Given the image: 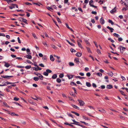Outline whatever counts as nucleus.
Returning <instances> with one entry per match:
<instances>
[{"instance_id":"obj_1","label":"nucleus","mask_w":128,"mask_h":128,"mask_svg":"<svg viewBox=\"0 0 128 128\" xmlns=\"http://www.w3.org/2000/svg\"><path fill=\"white\" fill-rule=\"evenodd\" d=\"M78 101L79 102L80 104V106H83L85 104L84 102L82 100L78 99Z\"/></svg>"},{"instance_id":"obj_2","label":"nucleus","mask_w":128,"mask_h":128,"mask_svg":"<svg viewBox=\"0 0 128 128\" xmlns=\"http://www.w3.org/2000/svg\"><path fill=\"white\" fill-rule=\"evenodd\" d=\"M93 1L92 0H91L89 2V5H90L92 7L94 8H96L97 7L96 6H94L93 5L91 4L93 3Z\"/></svg>"},{"instance_id":"obj_3","label":"nucleus","mask_w":128,"mask_h":128,"mask_svg":"<svg viewBox=\"0 0 128 128\" xmlns=\"http://www.w3.org/2000/svg\"><path fill=\"white\" fill-rule=\"evenodd\" d=\"M116 6L111 11H110V12L111 14H113L114 13L116 12Z\"/></svg>"},{"instance_id":"obj_4","label":"nucleus","mask_w":128,"mask_h":128,"mask_svg":"<svg viewBox=\"0 0 128 128\" xmlns=\"http://www.w3.org/2000/svg\"><path fill=\"white\" fill-rule=\"evenodd\" d=\"M24 57L25 58H27L29 59H31L32 58V56H31L28 54H27L26 56H24Z\"/></svg>"},{"instance_id":"obj_5","label":"nucleus","mask_w":128,"mask_h":128,"mask_svg":"<svg viewBox=\"0 0 128 128\" xmlns=\"http://www.w3.org/2000/svg\"><path fill=\"white\" fill-rule=\"evenodd\" d=\"M100 22L102 24H104L105 22L104 20L102 18V17L100 20Z\"/></svg>"},{"instance_id":"obj_6","label":"nucleus","mask_w":128,"mask_h":128,"mask_svg":"<svg viewBox=\"0 0 128 128\" xmlns=\"http://www.w3.org/2000/svg\"><path fill=\"white\" fill-rule=\"evenodd\" d=\"M1 77L2 78H5L7 79H9V77H13V76H1Z\"/></svg>"},{"instance_id":"obj_7","label":"nucleus","mask_w":128,"mask_h":128,"mask_svg":"<svg viewBox=\"0 0 128 128\" xmlns=\"http://www.w3.org/2000/svg\"><path fill=\"white\" fill-rule=\"evenodd\" d=\"M74 76V75H72L71 74L69 75L67 74V76L68 77L69 79H72Z\"/></svg>"},{"instance_id":"obj_8","label":"nucleus","mask_w":128,"mask_h":128,"mask_svg":"<svg viewBox=\"0 0 128 128\" xmlns=\"http://www.w3.org/2000/svg\"><path fill=\"white\" fill-rule=\"evenodd\" d=\"M74 61L75 63L78 64L80 62L79 58H75L74 60Z\"/></svg>"},{"instance_id":"obj_9","label":"nucleus","mask_w":128,"mask_h":128,"mask_svg":"<svg viewBox=\"0 0 128 128\" xmlns=\"http://www.w3.org/2000/svg\"><path fill=\"white\" fill-rule=\"evenodd\" d=\"M72 124H74L75 125H78V126H80L82 127L83 128H87V127H86V126H83L82 125H80V124H76L75 123H72Z\"/></svg>"},{"instance_id":"obj_10","label":"nucleus","mask_w":128,"mask_h":128,"mask_svg":"<svg viewBox=\"0 0 128 128\" xmlns=\"http://www.w3.org/2000/svg\"><path fill=\"white\" fill-rule=\"evenodd\" d=\"M107 28L110 30V32H112L113 30H114V29L113 28L110 27L108 26L107 27Z\"/></svg>"},{"instance_id":"obj_11","label":"nucleus","mask_w":128,"mask_h":128,"mask_svg":"<svg viewBox=\"0 0 128 128\" xmlns=\"http://www.w3.org/2000/svg\"><path fill=\"white\" fill-rule=\"evenodd\" d=\"M106 88L107 89H110L113 88L112 85H108L106 86Z\"/></svg>"},{"instance_id":"obj_12","label":"nucleus","mask_w":128,"mask_h":128,"mask_svg":"<svg viewBox=\"0 0 128 128\" xmlns=\"http://www.w3.org/2000/svg\"><path fill=\"white\" fill-rule=\"evenodd\" d=\"M57 76V75L56 74H54L52 76V78L53 79H55L56 78Z\"/></svg>"},{"instance_id":"obj_13","label":"nucleus","mask_w":128,"mask_h":128,"mask_svg":"<svg viewBox=\"0 0 128 128\" xmlns=\"http://www.w3.org/2000/svg\"><path fill=\"white\" fill-rule=\"evenodd\" d=\"M82 53L79 52H78L76 54V55L78 57H80L82 56Z\"/></svg>"},{"instance_id":"obj_14","label":"nucleus","mask_w":128,"mask_h":128,"mask_svg":"<svg viewBox=\"0 0 128 128\" xmlns=\"http://www.w3.org/2000/svg\"><path fill=\"white\" fill-rule=\"evenodd\" d=\"M10 66V64L6 62H5L4 66L7 68H8Z\"/></svg>"},{"instance_id":"obj_15","label":"nucleus","mask_w":128,"mask_h":128,"mask_svg":"<svg viewBox=\"0 0 128 128\" xmlns=\"http://www.w3.org/2000/svg\"><path fill=\"white\" fill-rule=\"evenodd\" d=\"M71 112L74 114L76 115L77 116H80V114H78V113H77V112H76L74 111H71Z\"/></svg>"},{"instance_id":"obj_16","label":"nucleus","mask_w":128,"mask_h":128,"mask_svg":"<svg viewBox=\"0 0 128 128\" xmlns=\"http://www.w3.org/2000/svg\"><path fill=\"white\" fill-rule=\"evenodd\" d=\"M99 111L102 112H106V111L102 108L98 110Z\"/></svg>"},{"instance_id":"obj_17","label":"nucleus","mask_w":128,"mask_h":128,"mask_svg":"<svg viewBox=\"0 0 128 128\" xmlns=\"http://www.w3.org/2000/svg\"><path fill=\"white\" fill-rule=\"evenodd\" d=\"M72 106L74 108L78 110H79V108L76 105L74 104H72Z\"/></svg>"},{"instance_id":"obj_18","label":"nucleus","mask_w":128,"mask_h":128,"mask_svg":"<svg viewBox=\"0 0 128 128\" xmlns=\"http://www.w3.org/2000/svg\"><path fill=\"white\" fill-rule=\"evenodd\" d=\"M86 86L88 87H90L91 86V84L89 82H86Z\"/></svg>"},{"instance_id":"obj_19","label":"nucleus","mask_w":128,"mask_h":128,"mask_svg":"<svg viewBox=\"0 0 128 128\" xmlns=\"http://www.w3.org/2000/svg\"><path fill=\"white\" fill-rule=\"evenodd\" d=\"M50 60L52 61H54V58L53 57V56L52 55H51L50 56Z\"/></svg>"},{"instance_id":"obj_20","label":"nucleus","mask_w":128,"mask_h":128,"mask_svg":"<svg viewBox=\"0 0 128 128\" xmlns=\"http://www.w3.org/2000/svg\"><path fill=\"white\" fill-rule=\"evenodd\" d=\"M42 58L43 60L45 62H46L47 60V58L46 56H44Z\"/></svg>"},{"instance_id":"obj_21","label":"nucleus","mask_w":128,"mask_h":128,"mask_svg":"<svg viewBox=\"0 0 128 128\" xmlns=\"http://www.w3.org/2000/svg\"><path fill=\"white\" fill-rule=\"evenodd\" d=\"M86 49L88 50V51L89 53H92V52L90 50V49L89 47H86Z\"/></svg>"},{"instance_id":"obj_22","label":"nucleus","mask_w":128,"mask_h":128,"mask_svg":"<svg viewBox=\"0 0 128 128\" xmlns=\"http://www.w3.org/2000/svg\"><path fill=\"white\" fill-rule=\"evenodd\" d=\"M85 42L86 44L88 46H90V43H89L88 41L87 40H85Z\"/></svg>"},{"instance_id":"obj_23","label":"nucleus","mask_w":128,"mask_h":128,"mask_svg":"<svg viewBox=\"0 0 128 128\" xmlns=\"http://www.w3.org/2000/svg\"><path fill=\"white\" fill-rule=\"evenodd\" d=\"M66 41L69 43V44L71 46H74V44L72 43H70L68 40H66Z\"/></svg>"},{"instance_id":"obj_24","label":"nucleus","mask_w":128,"mask_h":128,"mask_svg":"<svg viewBox=\"0 0 128 128\" xmlns=\"http://www.w3.org/2000/svg\"><path fill=\"white\" fill-rule=\"evenodd\" d=\"M108 22L109 23H110L112 25H113L114 24V22L111 20H108Z\"/></svg>"},{"instance_id":"obj_25","label":"nucleus","mask_w":128,"mask_h":128,"mask_svg":"<svg viewBox=\"0 0 128 128\" xmlns=\"http://www.w3.org/2000/svg\"><path fill=\"white\" fill-rule=\"evenodd\" d=\"M120 92H121L122 95L124 96H126V95L124 94V92L122 90H119Z\"/></svg>"},{"instance_id":"obj_26","label":"nucleus","mask_w":128,"mask_h":128,"mask_svg":"<svg viewBox=\"0 0 128 128\" xmlns=\"http://www.w3.org/2000/svg\"><path fill=\"white\" fill-rule=\"evenodd\" d=\"M56 82L58 83H60L61 82V80L59 78H58L56 80Z\"/></svg>"},{"instance_id":"obj_27","label":"nucleus","mask_w":128,"mask_h":128,"mask_svg":"<svg viewBox=\"0 0 128 128\" xmlns=\"http://www.w3.org/2000/svg\"><path fill=\"white\" fill-rule=\"evenodd\" d=\"M113 35L116 37L118 38L120 37V35L116 33H114Z\"/></svg>"},{"instance_id":"obj_28","label":"nucleus","mask_w":128,"mask_h":128,"mask_svg":"<svg viewBox=\"0 0 128 128\" xmlns=\"http://www.w3.org/2000/svg\"><path fill=\"white\" fill-rule=\"evenodd\" d=\"M39 75L38 76L40 78V79L41 80H43V76L42 75H41L40 74V75Z\"/></svg>"},{"instance_id":"obj_29","label":"nucleus","mask_w":128,"mask_h":128,"mask_svg":"<svg viewBox=\"0 0 128 128\" xmlns=\"http://www.w3.org/2000/svg\"><path fill=\"white\" fill-rule=\"evenodd\" d=\"M46 71L48 74V73H51L52 71L51 70L49 69H47L46 70Z\"/></svg>"},{"instance_id":"obj_30","label":"nucleus","mask_w":128,"mask_h":128,"mask_svg":"<svg viewBox=\"0 0 128 128\" xmlns=\"http://www.w3.org/2000/svg\"><path fill=\"white\" fill-rule=\"evenodd\" d=\"M121 48H122V50H124L126 48L122 47V46H120L118 48V49L121 50Z\"/></svg>"},{"instance_id":"obj_31","label":"nucleus","mask_w":128,"mask_h":128,"mask_svg":"<svg viewBox=\"0 0 128 128\" xmlns=\"http://www.w3.org/2000/svg\"><path fill=\"white\" fill-rule=\"evenodd\" d=\"M34 80L35 81H38L39 80L38 78L37 77H34L33 78Z\"/></svg>"},{"instance_id":"obj_32","label":"nucleus","mask_w":128,"mask_h":128,"mask_svg":"<svg viewBox=\"0 0 128 128\" xmlns=\"http://www.w3.org/2000/svg\"><path fill=\"white\" fill-rule=\"evenodd\" d=\"M82 118L83 119H84L85 120H90L88 118L86 117V116H82Z\"/></svg>"},{"instance_id":"obj_33","label":"nucleus","mask_w":128,"mask_h":128,"mask_svg":"<svg viewBox=\"0 0 128 128\" xmlns=\"http://www.w3.org/2000/svg\"><path fill=\"white\" fill-rule=\"evenodd\" d=\"M16 68H24V66H16Z\"/></svg>"},{"instance_id":"obj_34","label":"nucleus","mask_w":128,"mask_h":128,"mask_svg":"<svg viewBox=\"0 0 128 128\" xmlns=\"http://www.w3.org/2000/svg\"><path fill=\"white\" fill-rule=\"evenodd\" d=\"M43 74L44 76H48V73L46 71V72H45L43 73Z\"/></svg>"},{"instance_id":"obj_35","label":"nucleus","mask_w":128,"mask_h":128,"mask_svg":"<svg viewBox=\"0 0 128 128\" xmlns=\"http://www.w3.org/2000/svg\"><path fill=\"white\" fill-rule=\"evenodd\" d=\"M76 78H79L80 79H84L85 78L84 77H81L80 76H76Z\"/></svg>"},{"instance_id":"obj_36","label":"nucleus","mask_w":128,"mask_h":128,"mask_svg":"<svg viewBox=\"0 0 128 128\" xmlns=\"http://www.w3.org/2000/svg\"><path fill=\"white\" fill-rule=\"evenodd\" d=\"M67 114L68 115V116H70L73 118H74V116H73L72 114H68V113Z\"/></svg>"},{"instance_id":"obj_37","label":"nucleus","mask_w":128,"mask_h":128,"mask_svg":"<svg viewBox=\"0 0 128 128\" xmlns=\"http://www.w3.org/2000/svg\"><path fill=\"white\" fill-rule=\"evenodd\" d=\"M108 40H110L113 43V42H114V41L113 40H112L111 38H108Z\"/></svg>"},{"instance_id":"obj_38","label":"nucleus","mask_w":128,"mask_h":128,"mask_svg":"<svg viewBox=\"0 0 128 128\" xmlns=\"http://www.w3.org/2000/svg\"><path fill=\"white\" fill-rule=\"evenodd\" d=\"M70 84L72 85H74L75 86H77L76 84L73 82H71Z\"/></svg>"},{"instance_id":"obj_39","label":"nucleus","mask_w":128,"mask_h":128,"mask_svg":"<svg viewBox=\"0 0 128 128\" xmlns=\"http://www.w3.org/2000/svg\"><path fill=\"white\" fill-rule=\"evenodd\" d=\"M64 76V74H60L59 75V77L60 78H62Z\"/></svg>"},{"instance_id":"obj_40","label":"nucleus","mask_w":128,"mask_h":128,"mask_svg":"<svg viewBox=\"0 0 128 128\" xmlns=\"http://www.w3.org/2000/svg\"><path fill=\"white\" fill-rule=\"evenodd\" d=\"M51 46L52 47V48H53L55 49H56L57 48L55 45H51Z\"/></svg>"},{"instance_id":"obj_41","label":"nucleus","mask_w":128,"mask_h":128,"mask_svg":"<svg viewBox=\"0 0 128 128\" xmlns=\"http://www.w3.org/2000/svg\"><path fill=\"white\" fill-rule=\"evenodd\" d=\"M27 20L25 19H24L22 22H24L26 24H28V23L27 22Z\"/></svg>"},{"instance_id":"obj_42","label":"nucleus","mask_w":128,"mask_h":128,"mask_svg":"<svg viewBox=\"0 0 128 128\" xmlns=\"http://www.w3.org/2000/svg\"><path fill=\"white\" fill-rule=\"evenodd\" d=\"M78 46L79 47H80L81 48H82L81 45V44L80 42H79L78 41Z\"/></svg>"},{"instance_id":"obj_43","label":"nucleus","mask_w":128,"mask_h":128,"mask_svg":"<svg viewBox=\"0 0 128 128\" xmlns=\"http://www.w3.org/2000/svg\"><path fill=\"white\" fill-rule=\"evenodd\" d=\"M25 68L27 69H28L30 68H31L30 66H27L25 67Z\"/></svg>"},{"instance_id":"obj_44","label":"nucleus","mask_w":128,"mask_h":128,"mask_svg":"<svg viewBox=\"0 0 128 128\" xmlns=\"http://www.w3.org/2000/svg\"><path fill=\"white\" fill-rule=\"evenodd\" d=\"M96 51L99 54H101V52L100 51V50L98 49H97L96 50Z\"/></svg>"},{"instance_id":"obj_45","label":"nucleus","mask_w":128,"mask_h":128,"mask_svg":"<svg viewBox=\"0 0 128 128\" xmlns=\"http://www.w3.org/2000/svg\"><path fill=\"white\" fill-rule=\"evenodd\" d=\"M56 18L57 19V21L58 22H60V23H61V22L60 21V19L58 18V17H56Z\"/></svg>"},{"instance_id":"obj_46","label":"nucleus","mask_w":128,"mask_h":128,"mask_svg":"<svg viewBox=\"0 0 128 128\" xmlns=\"http://www.w3.org/2000/svg\"><path fill=\"white\" fill-rule=\"evenodd\" d=\"M43 44L45 46L47 47H48V44L46 43V42H42Z\"/></svg>"},{"instance_id":"obj_47","label":"nucleus","mask_w":128,"mask_h":128,"mask_svg":"<svg viewBox=\"0 0 128 128\" xmlns=\"http://www.w3.org/2000/svg\"><path fill=\"white\" fill-rule=\"evenodd\" d=\"M80 122L84 124L85 125H88V123H86V122H84L83 121H80Z\"/></svg>"},{"instance_id":"obj_48","label":"nucleus","mask_w":128,"mask_h":128,"mask_svg":"<svg viewBox=\"0 0 128 128\" xmlns=\"http://www.w3.org/2000/svg\"><path fill=\"white\" fill-rule=\"evenodd\" d=\"M119 116L120 118L121 119H124V118L123 116L120 115H119Z\"/></svg>"},{"instance_id":"obj_49","label":"nucleus","mask_w":128,"mask_h":128,"mask_svg":"<svg viewBox=\"0 0 128 128\" xmlns=\"http://www.w3.org/2000/svg\"><path fill=\"white\" fill-rule=\"evenodd\" d=\"M69 65L70 66H73L74 65V63L70 62H69Z\"/></svg>"},{"instance_id":"obj_50","label":"nucleus","mask_w":128,"mask_h":128,"mask_svg":"<svg viewBox=\"0 0 128 128\" xmlns=\"http://www.w3.org/2000/svg\"><path fill=\"white\" fill-rule=\"evenodd\" d=\"M91 13L92 14L96 15L97 14V12L96 11H92L91 12Z\"/></svg>"},{"instance_id":"obj_51","label":"nucleus","mask_w":128,"mask_h":128,"mask_svg":"<svg viewBox=\"0 0 128 128\" xmlns=\"http://www.w3.org/2000/svg\"><path fill=\"white\" fill-rule=\"evenodd\" d=\"M86 75L88 77L90 76L91 75V74L90 72H88L86 74Z\"/></svg>"},{"instance_id":"obj_52","label":"nucleus","mask_w":128,"mask_h":128,"mask_svg":"<svg viewBox=\"0 0 128 128\" xmlns=\"http://www.w3.org/2000/svg\"><path fill=\"white\" fill-rule=\"evenodd\" d=\"M32 34L33 36V37L34 38H36V39H37L38 38L37 37H36V34H35L32 33Z\"/></svg>"},{"instance_id":"obj_53","label":"nucleus","mask_w":128,"mask_h":128,"mask_svg":"<svg viewBox=\"0 0 128 128\" xmlns=\"http://www.w3.org/2000/svg\"><path fill=\"white\" fill-rule=\"evenodd\" d=\"M108 74L111 76H112L113 75V74L112 72H111V73H109Z\"/></svg>"},{"instance_id":"obj_54","label":"nucleus","mask_w":128,"mask_h":128,"mask_svg":"<svg viewBox=\"0 0 128 128\" xmlns=\"http://www.w3.org/2000/svg\"><path fill=\"white\" fill-rule=\"evenodd\" d=\"M98 76H102V73H100V72H98L96 74Z\"/></svg>"},{"instance_id":"obj_55","label":"nucleus","mask_w":128,"mask_h":128,"mask_svg":"<svg viewBox=\"0 0 128 128\" xmlns=\"http://www.w3.org/2000/svg\"><path fill=\"white\" fill-rule=\"evenodd\" d=\"M92 86L94 88H96V85L94 83H93L92 84Z\"/></svg>"},{"instance_id":"obj_56","label":"nucleus","mask_w":128,"mask_h":128,"mask_svg":"<svg viewBox=\"0 0 128 128\" xmlns=\"http://www.w3.org/2000/svg\"><path fill=\"white\" fill-rule=\"evenodd\" d=\"M24 18H23L22 17H20L19 18V20L20 21H23V20Z\"/></svg>"},{"instance_id":"obj_57","label":"nucleus","mask_w":128,"mask_h":128,"mask_svg":"<svg viewBox=\"0 0 128 128\" xmlns=\"http://www.w3.org/2000/svg\"><path fill=\"white\" fill-rule=\"evenodd\" d=\"M9 8H10V9H12L13 8H15V7L14 6H9Z\"/></svg>"},{"instance_id":"obj_58","label":"nucleus","mask_w":128,"mask_h":128,"mask_svg":"<svg viewBox=\"0 0 128 128\" xmlns=\"http://www.w3.org/2000/svg\"><path fill=\"white\" fill-rule=\"evenodd\" d=\"M7 2L8 4H9L11 2H13L11 0H7Z\"/></svg>"},{"instance_id":"obj_59","label":"nucleus","mask_w":128,"mask_h":128,"mask_svg":"<svg viewBox=\"0 0 128 128\" xmlns=\"http://www.w3.org/2000/svg\"><path fill=\"white\" fill-rule=\"evenodd\" d=\"M70 51L72 52H75L76 51L73 48H71L70 49Z\"/></svg>"},{"instance_id":"obj_60","label":"nucleus","mask_w":128,"mask_h":128,"mask_svg":"<svg viewBox=\"0 0 128 128\" xmlns=\"http://www.w3.org/2000/svg\"><path fill=\"white\" fill-rule=\"evenodd\" d=\"M39 66L42 67H44V66L42 64H39Z\"/></svg>"},{"instance_id":"obj_61","label":"nucleus","mask_w":128,"mask_h":128,"mask_svg":"<svg viewBox=\"0 0 128 128\" xmlns=\"http://www.w3.org/2000/svg\"><path fill=\"white\" fill-rule=\"evenodd\" d=\"M34 74H35L36 75L38 76L39 75H40V73H37V72H35L34 73Z\"/></svg>"},{"instance_id":"obj_62","label":"nucleus","mask_w":128,"mask_h":128,"mask_svg":"<svg viewBox=\"0 0 128 128\" xmlns=\"http://www.w3.org/2000/svg\"><path fill=\"white\" fill-rule=\"evenodd\" d=\"M19 99V98L16 97H14V100L16 101H18Z\"/></svg>"},{"instance_id":"obj_63","label":"nucleus","mask_w":128,"mask_h":128,"mask_svg":"<svg viewBox=\"0 0 128 128\" xmlns=\"http://www.w3.org/2000/svg\"><path fill=\"white\" fill-rule=\"evenodd\" d=\"M24 4L27 5H31L32 4L30 3H29V2H25Z\"/></svg>"},{"instance_id":"obj_64","label":"nucleus","mask_w":128,"mask_h":128,"mask_svg":"<svg viewBox=\"0 0 128 128\" xmlns=\"http://www.w3.org/2000/svg\"><path fill=\"white\" fill-rule=\"evenodd\" d=\"M26 13H27V14L26 15V16L28 17H29L30 16V13L28 12H26Z\"/></svg>"}]
</instances>
